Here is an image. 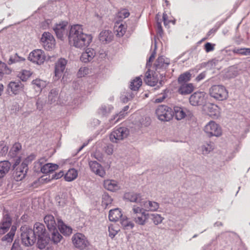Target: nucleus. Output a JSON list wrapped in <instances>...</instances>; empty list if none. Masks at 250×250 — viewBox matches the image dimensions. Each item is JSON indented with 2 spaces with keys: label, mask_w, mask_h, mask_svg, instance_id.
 Listing matches in <instances>:
<instances>
[{
  "label": "nucleus",
  "mask_w": 250,
  "mask_h": 250,
  "mask_svg": "<svg viewBox=\"0 0 250 250\" xmlns=\"http://www.w3.org/2000/svg\"><path fill=\"white\" fill-rule=\"evenodd\" d=\"M33 231L34 232V235L36 237L37 236L38 238H41L47 235L44 225L40 223L37 222L34 224Z\"/></svg>",
  "instance_id": "obj_23"
},
{
  "label": "nucleus",
  "mask_w": 250,
  "mask_h": 250,
  "mask_svg": "<svg viewBox=\"0 0 250 250\" xmlns=\"http://www.w3.org/2000/svg\"><path fill=\"white\" fill-rule=\"evenodd\" d=\"M89 166L92 172L96 175L104 177L105 175V171L104 167L96 161H90L89 162Z\"/></svg>",
  "instance_id": "obj_16"
},
{
  "label": "nucleus",
  "mask_w": 250,
  "mask_h": 250,
  "mask_svg": "<svg viewBox=\"0 0 250 250\" xmlns=\"http://www.w3.org/2000/svg\"><path fill=\"white\" fill-rule=\"evenodd\" d=\"M214 148L213 143L210 142H207L204 143L200 147V150L204 155H207Z\"/></svg>",
  "instance_id": "obj_36"
},
{
  "label": "nucleus",
  "mask_w": 250,
  "mask_h": 250,
  "mask_svg": "<svg viewBox=\"0 0 250 250\" xmlns=\"http://www.w3.org/2000/svg\"><path fill=\"white\" fill-rule=\"evenodd\" d=\"M194 90V87L191 83H183L180 84L178 87V92L182 95L190 94Z\"/></svg>",
  "instance_id": "obj_24"
},
{
  "label": "nucleus",
  "mask_w": 250,
  "mask_h": 250,
  "mask_svg": "<svg viewBox=\"0 0 250 250\" xmlns=\"http://www.w3.org/2000/svg\"><path fill=\"white\" fill-rule=\"evenodd\" d=\"M17 227L15 225L12 226L10 231L2 237L1 239V241L3 242H7L8 243L12 242Z\"/></svg>",
  "instance_id": "obj_35"
},
{
  "label": "nucleus",
  "mask_w": 250,
  "mask_h": 250,
  "mask_svg": "<svg viewBox=\"0 0 250 250\" xmlns=\"http://www.w3.org/2000/svg\"><path fill=\"white\" fill-rule=\"evenodd\" d=\"M204 131L208 136H219L222 134L220 126L214 121H210L204 127Z\"/></svg>",
  "instance_id": "obj_9"
},
{
  "label": "nucleus",
  "mask_w": 250,
  "mask_h": 250,
  "mask_svg": "<svg viewBox=\"0 0 250 250\" xmlns=\"http://www.w3.org/2000/svg\"><path fill=\"white\" fill-rule=\"evenodd\" d=\"M68 38L70 44L80 49L89 46L93 39L91 35L83 33L82 26L80 24L71 26Z\"/></svg>",
  "instance_id": "obj_1"
},
{
  "label": "nucleus",
  "mask_w": 250,
  "mask_h": 250,
  "mask_svg": "<svg viewBox=\"0 0 250 250\" xmlns=\"http://www.w3.org/2000/svg\"><path fill=\"white\" fill-rule=\"evenodd\" d=\"M121 224L123 227L126 229H131L134 227V224L131 221H128L125 216L121 218Z\"/></svg>",
  "instance_id": "obj_46"
},
{
  "label": "nucleus",
  "mask_w": 250,
  "mask_h": 250,
  "mask_svg": "<svg viewBox=\"0 0 250 250\" xmlns=\"http://www.w3.org/2000/svg\"><path fill=\"white\" fill-rule=\"evenodd\" d=\"M132 216L140 215L143 212H145V210L142 207L135 205L132 207Z\"/></svg>",
  "instance_id": "obj_57"
},
{
  "label": "nucleus",
  "mask_w": 250,
  "mask_h": 250,
  "mask_svg": "<svg viewBox=\"0 0 250 250\" xmlns=\"http://www.w3.org/2000/svg\"><path fill=\"white\" fill-rule=\"evenodd\" d=\"M21 231L22 244L26 247L33 245L36 241V238L34 235L33 229L26 226H22L21 228Z\"/></svg>",
  "instance_id": "obj_2"
},
{
  "label": "nucleus",
  "mask_w": 250,
  "mask_h": 250,
  "mask_svg": "<svg viewBox=\"0 0 250 250\" xmlns=\"http://www.w3.org/2000/svg\"><path fill=\"white\" fill-rule=\"evenodd\" d=\"M11 164L8 161L0 162V178L3 177L9 171Z\"/></svg>",
  "instance_id": "obj_31"
},
{
  "label": "nucleus",
  "mask_w": 250,
  "mask_h": 250,
  "mask_svg": "<svg viewBox=\"0 0 250 250\" xmlns=\"http://www.w3.org/2000/svg\"><path fill=\"white\" fill-rule=\"evenodd\" d=\"M129 15V12L126 9H123L118 13V16L122 19L127 18Z\"/></svg>",
  "instance_id": "obj_61"
},
{
  "label": "nucleus",
  "mask_w": 250,
  "mask_h": 250,
  "mask_svg": "<svg viewBox=\"0 0 250 250\" xmlns=\"http://www.w3.org/2000/svg\"><path fill=\"white\" fill-rule=\"evenodd\" d=\"M134 93L131 89L124 92L121 96L122 101L124 103H126L133 98Z\"/></svg>",
  "instance_id": "obj_48"
},
{
  "label": "nucleus",
  "mask_w": 250,
  "mask_h": 250,
  "mask_svg": "<svg viewBox=\"0 0 250 250\" xmlns=\"http://www.w3.org/2000/svg\"><path fill=\"white\" fill-rule=\"evenodd\" d=\"M206 94L204 92H196L189 98V102L192 105H204L206 102Z\"/></svg>",
  "instance_id": "obj_12"
},
{
  "label": "nucleus",
  "mask_w": 250,
  "mask_h": 250,
  "mask_svg": "<svg viewBox=\"0 0 250 250\" xmlns=\"http://www.w3.org/2000/svg\"><path fill=\"white\" fill-rule=\"evenodd\" d=\"M11 250H22L21 248L19 243L16 241L14 242Z\"/></svg>",
  "instance_id": "obj_62"
},
{
  "label": "nucleus",
  "mask_w": 250,
  "mask_h": 250,
  "mask_svg": "<svg viewBox=\"0 0 250 250\" xmlns=\"http://www.w3.org/2000/svg\"><path fill=\"white\" fill-rule=\"evenodd\" d=\"M170 61L168 58L164 56L158 57L155 63L156 72L160 73L161 71H165L169 64Z\"/></svg>",
  "instance_id": "obj_18"
},
{
  "label": "nucleus",
  "mask_w": 250,
  "mask_h": 250,
  "mask_svg": "<svg viewBox=\"0 0 250 250\" xmlns=\"http://www.w3.org/2000/svg\"><path fill=\"white\" fill-rule=\"evenodd\" d=\"M164 77V73H158L156 71L153 72L148 69L145 74L144 81L146 84L151 86L156 85L158 83L162 85L163 82V78Z\"/></svg>",
  "instance_id": "obj_3"
},
{
  "label": "nucleus",
  "mask_w": 250,
  "mask_h": 250,
  "mask_svg": "<svg viewBox=\"0 0 250 250\" xmlns=\"http://www.w3.org/2000/svg\"><path fill=\"white\" fill-rule=\"evenodd\" d=\"M49 238L47 235L38 238L37 246L38 248L41 250L43 249L48 243Z\"/></svg>",
  "instance_id": "obj_44"
},
{
  "label": "nucleus",
  "mask_w": 250,
  "mask_h": 250,
  "mask_svg": "<svg viewBox=\"0 0 250 250\" xmlns=\"http://www.w3.org/2000/svg\"><path fill=\"white\" fill-rule=\"evenodd\" d=\"M150 216H151V219L154 224L156 225L161 224L164 219L163 217L158 214H149Z\"/></svg>",
  "instance_id": "obj_53"
},
{
  "label": "nucleus",
  "mask_w": 250,
  "mask_h": 250,
  "mask_svg": "<svg viewBox=\"0 0 250 250\" xmlns=\"http://www.w3.org/2000/svg\"><path fill=\"white\" fill-rule=\"evenodd\" d=\"M90 72V70L88 67L82 66L79 68L77 72V76L79 78L83 77L89 74Z\"/></svg>",
  "instance_id": "obj_51"
},
{
  "label": "nucleus",
  "mask_w": 250,
  "mask_h": 250,
  "mask_svg": "<svg viewBox=\"0 0 250 250\" xmlns=\"http://www.w3.org/2000/svg\"><path fill=\"white\" fill-rule=\"evenodd\" d=\"M113 38L112 32L108 30L102 31L99 35V39L104 43L110 42Z\"/></svg>",
  "instance_id": "obj_27"
},
{
  "label": "nucleus",
  "mask_w": 250,
  "mask_h": 250,
  "mask_svg": "<svg viewBox=\"0 0 250 250\" xmlns=\"http://www.w3.org/2000/svg\"><path fill=\"white\" fill-rule=\"evenodd\" d=\"M24 89V85L20 81L10 82L7 86V90L14 95L19 94Z\"/></svg>",
  "instance_id": "obj_19"
},
{
  "label": "nucleus",
  "mask_w": 250,
  "mask_h": 250,
  "mask_svg": "<svg viewBox=\"0 0 250 250\" xmlns=\"http://www.w3.org/2000/svg\"><path fill=\"white\" fill-rule=\"evenodd\" d=\"M77 176V170L74 168H70L64 175V178L67 182H71L76 179Z\"/></svg>",
  "instance_id": "obj_37"
},
{
  "label": "nucleus",
  "mask_w": 250,
  "mask_h": 250,
  "mask_svg": "<svg viewBox=\"0 0 250 250\" xmlns=\"http://www.w3.org/2000/svg\"><path fill=\"white\" fill-rule=\"evenodd\" d=\"M58 227L61 232L64 235H69L72 233V229L64 224L62 220H58Z\"/></svg>",
  "instance_id": "obj_32"
},
{
  "label": "nucleus",
  "mask_w": 250,
  "mask_h": 250,
  "mask_svg": "<svg viewBox=\"0 0 250 250\" xmlns=\"http://www.w3.org/2000/svg\"><path fill=\"white\" fill-rule=\"evenodd\" d=\"M142 84V79L140 77H137L130 82V88L133 91H136L139 89Z\"/></svg>",
  "instance_id": "obj_39"
},
{
  "label": "nucleus",
  "mask_w": 250,
  "mask_h": 250,
  "mask_svg": "<svg viewBox=\"0 0 250 250\" xmlns=\"http://www.w3.org/2000/svg\"><path fill=\"white\" fill-rule=\"evenodd\" d=\"M113 108V106L111 104H104L99 108L98 113L101 116L106 117L110 114Z\"/></svg>",
  "instance_id": "obj_28"
},
{
  "label": "nucleus",
  "mask_w": 250,
  "mask_h": 250,
  "mask_svg": "<svg viewBox=\"0 0 250 250\" xmlns=\"http://www.w3.org/2000/svg\"><path fill=\"white\" fill-rule=\"evenodd\" d=\"M51 236L48 237L54 244H58L60 242L61 239L62 238V236L58 231L57 229L55 230H52L51 231Z\"/></svg>",
  "instance_id": "obj_41"
},
{
  "label": "nucleus",
  "mask_w": 250,
  "mask_h": 250,
  "mask_svg": "<svg viewBox=\"0 0 250 250\" xmlns=\"http://www.w3.org/2000/svg\"><path fill=\"white\" fill-rule=\"evenodd\" d=\"M155 51H154L151 55V56L149 57L148 60L146 62V66L148 67V66L151 65V62L153 60V59L155 58Z\"/></svg>",
  "instance_id": "obj_63"
},
{
  "label": "nucleus",
  "mask_w": 250,
  "mask_h": 250,
  "mask_svg": "<svg viewBox=\"0 0 250 250\" xmlns=\"http://www.w3.org/2000/svg\"><path fill=\"white\" fill-rule=\"evenodd\" d=\"M58 167L57 164L47 163L41 167V170L43 173L48 174L57 169Z\"/></svg>",
  "instance_id": "obj_34"
},
{
  "label": "nucleus",
  "mask_w": 250,
  "mask_h": 250,
  "mask_svg": "<svg viewBox=\"0 0 250 250\" xmlns=\"http://www.w3.org/2000/svg\"><path fill=\"white\" fill-rule=\"evenodd\" d=\"M59 90L57 89L51 90L48 95V102L50 104L54 103L58 98Z\"/></svg>",
  "instance_id": "obj_47"
},
{
  "label": "nucleus",
  "mask_w": 250,
  "mask_h": 250,
  "mask_svg": "<svg viewBox=\"0 0 250 250\" xmlns=\"http://www.w3.org/2000/svg\"><path fill=\"white\" fill-rule=\"evenodd\" d=\"M206 73L205 72H202L200 73L196 78L197 82H199L205 78Z\"/></svg>",
  "instance_id": "obj_64"
},
{
  "label": "nucleus",
  "mask_w": 250,
  "mask_h": 250,
  "mask_svg": "<svg viewBox=\"0 0 250 250\" xmlns=\"http://www.w3.org/2000/svg\"><path fill=\"white\" fill-rule=\"evenodd\" d=\"M204 110L212 118H217L219 115L218 107L213 104H208L204 106Z\"/></svg>",
  "instance_id": "obj_22"
},
{
  "label": "nucleus",
  "mask_w": 250,
  "mask_h": 250,
  "mask_svg": "<svg viewBox=\"0 0 250 250\" xmlns=\"http://www.w3.org/2000/svg\"><path fill=\"white\" fill-rule=\"evenodd\" d=\"M32 72L27 70H22L18 74V77L23 82L26 81L31 76Z\"/></svg>",
  "instance_id": "obj_49"
},
{
  "label": "nucleus",
  "mask_w": 250,
  "mask_h": 250,
  "mask_svg": "<svg viewBox=\"0 0 250 250\" xmlns=\"http://www.w3.org/2000/svg\"><path fill=\"white\" fill-rule=\"evenodd\" d=\"M104 188L108 190L114 192L118 190L120 188V186L118 183L113 180H106L104 182Z\"/></svg>",
  "instance_id": "obj_25"
},
{
  "label": "nucleus",
  "mask_w": 250,
  "mask_h": 250,
  "mask_svg": "<svg viewBox=\"0 0 250 250\" xmlns=\"http://www.w3.org/2000/svg\"><path fill=\"white\" fill-rule=\"evenodd\" d=\"M67 22L63 21L60 24H56L53 28L57 37L62 40L64 36L67 34Z\"/></svg>",
  "instance_id": "obj_17"
},
{
  "label": "nucleus",
  "mask_w": 250,
  "mask_h": 250,
  "mask_svg": "<svg viewBox=\"0 0 250 250\" xmlns=\"http://www.w3.org/2000/svg\"><path fill=\"white\" fill-rule=\"evenodd\" d=\"M191 76V74L188 72H186L182 74L178 78V81L179 83L182 84L183 83H187L188 82L190 81Z\"/></svg>",
  "instance_id": "obj_50"
},
{
  "label": "nucleus",
  "mask_w": 250,
  "mask_h": 250,
  "mask_svg": "<svg viewBox=\"0 0 250 250\" xmlns=\"http://www.w3.org/2000/svg\"><path fill=\"white\" fill-rule=\"evenodd\" d=\"M123 214L120 209L117 208L109 211L108 218L110 221L116 222L123 217Z\"/></svg>",
  "instance_id": "obj_30"
},
{
  "label": "nucleus",
  "mask_w": 250,
  "mask_h": 250,
  "mask_svg": "<svg viewBox=\"0 0 250 250\" xmlns=\"http://www.w3.org/2000/svg\"><path fill=\"white\" fill-rule=\"evenodd\" d=\"M104 150L108 155H112L114 151V146L111 144H109L104 147Z\"/></svg>",
  "instance_id": "obj_60"
},
{
  "label": "nucleus",
  "mask_w": 250,
  "mask_h": 250,
  "mask_svg": "<svg viewBox=\"0 0 250 250\" xmlns=\"http://www.w3.org/2000/svg\"><path fill=\"white\" fill-rule=\"evenodd\" d=\"M233 52L241 55L249 56L250 55V48H235Z\"/></svg>",
  "instance_id": "obj_52"
},
{
  "label": "nucleus",
  "mask_w": 250,
  "mask_h": 250,
  "mask_svg": "<svg viewBox=\"0 0 250 250\" xmlns=\"http://www.w3.org/2000/svg\"><path fill=\"white\" fill-rule=\"evenodd\" d=\"M96 55L95 50L91 48H88L83 52L80 57V60L84 63L92 61Z\"/></svg>",
  "instance_id": "obj_20"
},
{
  "label": "nucleus",
  "mask_w": 250,
  "mask_h": 250,
  "mask_svg": "<svg viewBox=\"0 0 250 250\" xmlns=\"http://www.w3.org/2000/svg\"><path fill=\"white\" fill-rule=\"evenodd\" d=\"M32 84L36 91H41L47 85V82L41 79H35L32 81Z\"/></svg>",
  "instance_id": "obj_40"
},
{
  "label": "nucleus",
  "mask_w": 250,
  "mask_h": 250,
  "mask_svg": "<svg viewBox=\"0 0 250 250\" xmlns=\"http://www.w3.org/2000/svg\"><path fill=\"white\" fill-rule=\"evenodd\" d=\"M45 104V101L44 99V98H39L38 99V100L36 102V105L37 109L41 110L43 108V106Z\"/></svg>",
  "instance_id": "obj_58"
},
{
  "label": "nucleus",
  "mask_w": 250,
  "mask_h": 250,
  "mask_svg": "<svg viewBox=\"0 0 250 250\" xmlns=\"http://www.w3.org/2000/svg\"><path fill=\"white\" fill-rule=\"evenodd\" d=\"M44 222L50 231L57 229L58 224L52 215H47L44 217Z\"/></svg>",
  "instance_id": "obj_26"
},
{
  "label": "nucleus",
  "mask_w": 250,
  "mask_h": 250,
  "mask_svg": "<svg viewBox=\"0 0 250 250\" xmlns=\"http://www.w3.org/2000/svg\"><path fill=\"white\" fill-rule=\"evenodd\" d=\"M127 114L122 110L118 113L114 115L113 117L109 120L111 125H113L116 123L119 120L124 118Z\"/></svg>",
  "instance_id": "obj_43"
},
{
  "label": "nucleus",
  "mask_w": 250,
  "mask_h": 250,
  "mask_svg": "<svg viewBox=\"0 0 250 250\" xmlns=\"http://www.w3.org/2000/svg\"><path fill=\"white\" fill-rule=\"evenodd\" d=\"M24 60L25 59L24 58L19 56L17 53H15L10 56L7 63L9 65H11L17 62H23Z\"/></svg>",
  "instance_id": "obj_45"
},
{
  "label": "nucleus",
  "mask_w": 250,
  "mask_h": 250,
  "mask_svg": "<svg viewBox=\"0 0 250 250\" xmlns=\"http://www.w3.org/2000/svg\"><path fill=\"white\" fill-rule=\"evenodd\" d=\"M67 61L64 58L59 59L55 63V76L53 78L55 81L58 80L62 76L65 69Z\"/></svg>",
  "instance_id": "obj_10"
},
{
  "label": "nucleus",
  "mask_w": 250,
  "mask_h": 250,
  "mask_svg": "<svg viewBox=\"0 0 250 250\" xmlns=\"http://www.w3.org/2000/svg\"><path fill=\"white\" fill-rule=\"evenodd\" d=\"M144 208H145L147 210L151 211H156L159 207V204L154 201H146L143 202Z\"/></svg>",
  "instance_id": "obj_38"
},
{
  "label": "nucleus",
  "mask_w": 250,
  "mask_h": 250,
  "mask_svg": "<svg viewBox=\"0 0 250 250\" xmlns=\"http://www.w3.org/2000/svg\"><path fill=\"white\" fill-rule=\"evenodd\" d=\"M210 96L214 99L223 101L228 97V92L226 87L222 85H213L209 90Z\"/></svg>",
  "instance_id": "obj_5"
},
{
  "label": "nucleus",
  "mask_w": 250,
  "mask_h": 250,
  "mask_svg": "<svg viewBox=\"0 0 250 250\" xmlns=\"http://www.w3.org/2000/svg\"><path fill=\"white\" fill-rule=\"evenodd\" d=\"M124 198L131 202H134L140 204L141 207L143 206L142 198L140 193H135L133 192H128L125 193Z\"/></svg>",
  "instance_id": "obj_21"
},
{
  "label": "nucleus",
  "mask_w": 250,
  "mask_h": 250,
  "mask_svg": "<svg viewBox=\"0 0 250 250\" xmlns=\"http://www.w3.org/2000/svg\"><path fill=\"white\" fill-rule=\"evenodd\" d=\"M126 25L120 23H117L114 26V32L118 37H123L126 32Z\"/></svg>",
  "instance_id": "obj_33"
},
{
  "label": "nucleus",
  "mask_w": 250,
  "mask_h": 250,
  "mask_svg": "<svg viewBox=\"0 0 250 250\" xmlns=\"http://www.w3.org/2000/svg\"><path fill=\"white\" fill-rule=\"evenodd\" d=\"M12 219L8 212H4L0 222V234H3L8 231L12 225Z\"/></svg>",
  "instance_id": "obj_13"
},
{
  "label": "nucleus",
  "mask_w": 250,
  "mask_h": 250,
  "mask_svg": "<svg viewBox=\"0 0 250 250\" xmlns=\"http://www.w3.org/2000/svg\"><path fill=\"white\" fill-rule=\"evenodd\" d=\"M74 246L77 249L83 250L89 245V243L86 236L81 233H76L72 237Z\"/></svg>",
  "instance_id": "obj_7"
},
{
  "label": "nucleus",
  "mask_w": 250,
  "mask_h": 250,
  "mask_svg": "<svg viewBox=\"0 0 250 250\" xmlns=\"http://www.w3.org/2000/svg\"><path fill=\"white\" fill-rule=\"evenodd\" d=\"M215 44L210 42H207L204 45L205 50L206 52L208 53L214 50Z\"/></svg>",
  "instance_id": "obj_59"
},
{
  "label": "nucleus",
  "mask_w": 250,
  "mask_h": 250,
  "mask_svg": "<svg viewBox=\"0 0 250 250\" xmlns=\"http://www.w3.org/2000/svg\"><path fill=\"white\" fill-rule=\"evenodd\" d=\"M28 169L27 164L22 162L18 166L14 173V178L17 181L22 180L25 176Z\"/></svg>",
  "instance_id": "obj_15"
},
{
  "label": "nucleus",
  "mask_w": 250,
  "mask_h": 250,
  "mask_svg": "<svg viewBox=\"0 0 250 250\" xmlns=\"http://www.w3.org/2000/svg\"><path fill=\"white\" fill-rule=\"evenodd\" d=\"M8 150V147L6 143L3 141L0 142V156L5 155Z\"/></svg>",
  "instance_id": "obj_54"
},
{
  "label": "nucleus",
  "mask_w": 250,
  "mask_h": 250,
  "mask_svg": "<svg viewBox=\"0 0 250 250\" xmlns=\"http://www.w3.org/2000/svg\"><path fill=\"white\" fill-rule=\"evenodd\" d=\"M139 123H138V125H144V126H147L150 125V119L149 117H140L139 118Z\"/></svg>",
  "instance_id": "obj_56"
},
{
  "label": "nucleus",
  "mask_w": 250,
  "mask_h": 250,
  "mask_svg": "<svg viewBox=\"0 0 250 250\" xmlns=\"http://www.w3.org/2000/svg\"><path fill=\"white\" fill-rule=\"evenodd\" d=\"M132 218L136 224L144 226L146 224V220L149 218V214L145 212L140 215L132 216Z\"/></svg>",
  "instance_id": "obj_29"
},
{
  "label": "nucleus",
  "mask_w": 250,
  "mask_h": 250,
  "mask_svg": "<svg viewBox=\"0 0 250 250\" xmlns=\"http://www.w3.org/2000/svg\"><path fill=\"white\" fill-rule=\"evenodd\" d=\"M42 45L46 50H51L54 48L55 41L53 36L49 32H44L41 39Z\"/></svg>",
  "instance_id": "obj_11"
},
{
  "label": "nucleus",
  "mask_w": 250,
  "mask_h": 250,
  "mask_svg": "<svg viewBox=\"0 0 250 250\" xmlns=\"http://www.w3.org/2000/svg\"><path fill=\"white\" fill-rule=\"evenodd\" d=\"M129 133V129L125 127H116L110 134L109 140L113 143H120L127 138Z\"/></svg>",
  "instance_id": "obj_4"
},
{
  "label": "nucleus",
  "mask_w": 250,
  "mask_h": 250,
  "mask_svg": "<svg viewBox=\"0 0 250 250\" xmlns=\"http://www.w3.org/2000/svg\"><path fill=\"white\" fill-rule=\"evenodd\" d=\"M173 114L177 120H180L185 117L191 118L193 116L191 111L186 107L181 106H175Z\"/></svg>",
  "instance_id": "obj_14"
},
{
  "label": "nucleus",
  "mask_w": 250,
  "mask_h": 250,
  "mask_svg": "<svg viewBox=\"0 0 250 250\" xmlns=\"http://www.w3.org/2000/svg\"><path fill=\"white\" fill-rule=\"evenodd\" d=\"M156 114L159 120L168 121L172 117V110L166 105H161L157 108Z\"/></svg>",
  "instance_id": "obj_6"
},
{
  "label": "nucleus",
  "mask_w": 250,
  "mask_h": 250,
  "mask_svg": "<svg viewBox=\"0 0 250 250\" xmlns=\"http://www.w3.org/2000/svg\"><path fill=\"white\" fill-rule=\"evenodd\" d=\"M119 230L118 228L113 225H110L108 227L109 236L111 238L114 237V236L117 234Z\"/></svg>",
  "instance_id": "obj_55"
},
{
  "label": "nucleus",
  "mask_w": 250,
  "mask_h": 250,
  "mask_svg": "<svg viewBox=\"0 0 250 250\" xmlns=\"http://www.w3.org/2000/svg\"><path fill=\"white\" fill-rule=\"evenodd\" d=\"M21 148V146L19 143H15L10 149L8 155L10 157H16Z\"/></svg>",
  "instance_id": "obj_42"
},
{
  "label": "nucleus",
  "mask_w": 250,
  "mask_h": 250,
  "mask_svg": "<svg viewBox=\"0 0 250 250\" xmlns=\"http://www.w3.org/2000/svg\"><path fill=\"white\" fill-rule=\"evenodd\" d=\"M46 58L45 53L42 49H35L30 53L28 60L32 62L41 65L42 64Z\"/></svg>",
  "instance_id": "obj_8"
}]
</instances>
